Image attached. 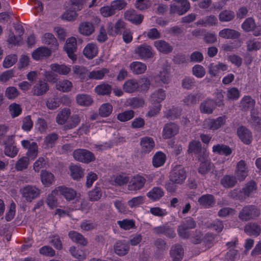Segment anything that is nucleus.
<instances>
[{
    "mask_svg": "<svg viewBox=\"0 0 261 261\" xmlns=\"http://www.w3.org/2000/svg\"><path fill=\"white\" fill-rule=\"evenodd\" d=\"M50 67L54 72L62 75H67L71 71L70 67L63 64L59 65L58 64H51L50 65Z\"/></svg>",
    "mask_w": 261,
    "mask_h": 261,
    "instance_id": "79ce46f5",
    "label": "nucleus"
},
{
    "mask_svg": "<svg viewBox=\"0 0 261 261\" xmlns=\"http://www.w3.org/2000/svg\"><path fill=\"white\" fill-rule=\"evenodd\" d=\"M71 111L68 108H65L61 111L56 117L57 122L60 125L65 124L70 117Z\"/></svg>",
    "mask_w": 261,
    "mask_h": 261,
    "instance_id": "ea45409f",
    "label": "nucleus"
},
{
    "mask_svg": "<svg viewBox=\"0 0 261 261\" xmlns=\"http://www.w3.org/2000/svg\"><path fill=\"white\" fill-rule=\"evenodd\" d=\"M68 237L74 243L79 244L83 246H86L88 244L87 240L80 233L71 230L68 232Z\"/></svg>",
    "mask_w": 261,
    "mask_h": 261,
    "instance_id": "a878e982",
    "label": "nucleus"
},
{
    "mask_svg": "<svg viewBox=\"0 0 261 261\" xmlns=\"http://www.w3.org/2000/svg\"><path fill=\"white\" fill-rule=\"evenodd\" d=\"M114 250L115 253L119 256L125 255L129 250V243L125 240L118 241L115 243Z\"/></svg>",
    "mask_w": 261,
    "mask_h": 261,
    "instance_id": "2eb2a0df",
    "label": "nucleus"
},
{
    "mask_svg": "<svg viewBox=\"0 0 261 261\" xmlns=\"http://www.w3.org/2000/svg\"><path fill=\"white\" fill-rule=\"evenodd\" d=\"M64 49L68 55V57L73 61L76 60L75 52L77 50V42L75 38L70 37L67 39L64 46Z\"/></svg>",
    "mask_w": 261,
    "mask_h": 261,
    "instance_id": "6e6552de",
    "label": "nucleus"
},
{
    "mask_svg": "<svg viewBox=\"0 0 261 261\" xmlns=\"http://www.w3.org/2000/svg\"><path fill=\"white\" fill-rule=\"evenodd\" d=\"M98 53V48L95 44L88 43L84 48L83 54L88 59H91Z\"/></svg>",
    "mask_w": 261,
    "mask_h": 261,
    "instance_id": "e433bc0d",
    "label": "nucleus"
},
{
    "mask_svg": "<svg viewBox=\"0 0 261 261\" xmlns=\"http://www.w3.org/2000/svg\"><path fill=\"white\" fill-rule=\"evenodd\" d=\"M219 36L225 39L236 40L241 37V33L234 29L225 28L219 32Z\"/></svg>",
    "mask_w": 261,
    "mask_h": 261,
    "instance_id": "6ab92c4d",
    "label": "nucleus"
},
{
    "mask_svg": "<svg viewBox=\"0 0 261 261\" xmlns=\"http://www.w3.org/2000/svg\"><path fill=\"white\" fill-rule=\"evenodd\" d=\"M40 176L42 184L46 186H50L54 180L53 174L46 170L41 171Z\"/></svg>",
    "mask_w": 261,
    "mask_h": 261,
    "instance_id": "603ef678",
    "label": "nucleus"
},
{
    "mask_svg": "<svg viewBox=\"0 0 261 261\" xmlns=\"http://www.w3.org/2000/svg\"><path fill=\"white\" fill-rule=\"evenodd\" d=\"M42 42L50 46L51 49L56 50L58 48V43L55 36L50 33H45L42 38Z\"/></svg>",
    "mask_w": 261,
    "mask_h": 261,
    "instance_id": "2f4dec72",
    "label": "nucleus"
},
{
    "mask_svg": "<svg viewBox=\"0 0 261 261\" xmlns=\"http://www.w3.org/2000/svg\"><path fill=\"white\" fill-rule=\"evenodd\" d=\"M89 200L92 201L98 200L102 196L101 190L100 187H95L88 193Z\"/></svg>",
    "mask_w": 261,
    "mask_h": 261,
    "instance_id": "13d9d810",
    "label": "nucleus"
},
{
    "mask_svg": "<svg viewBox=\"0 0 261 261\" xmlns=\"http://www.w3.org/2000/svg\"><path fill=\"white\" fill-rule=\"evenodd\" d=\"M216 106L214 100L207 98L201 103L199 109L202 113L212 114Z\"/></svg>",
    "mask_w": 261,
    "mask_h": 261,
    "instance_id": "b1692460",
    "label": "nucleus"
},
{
    "mask_svg": "<svg viewBox=\"0 0 261 261\" xmlns=\"http://www.w3.org/2000/svg\"><path fill=\"white\" fill-rule=\"evenodd\" d=\"M200 95L198 94H190L183 99L185 105L192 107L196 105L199 100Z\"/></svg>",
    "mask_w": 261,
    "mask_h": 261,
    "instance_id": "09e8293b",
    "label": "nucleus"
},
{
    "mask_svg": "<svg viewBox=\"0 0 261 261\" xmlns=\"http://www.w3.org/2000/svg\"><path fill=\"white\" fill-rule=\"evenodd\" d=\"M51 54L50 49L46 47H40L32 53V57L35 60H39L44 57H49Z\"/></svg>",
    "mask_w": 261,
    "mask_h": 261,
    "instance_id": "bb28decb",
    "label": "nucleus"
},
{
    "mask_svg": "<svg viewBox=\"0 0 261 261\" xmlns=\"http://www.w3.org/2000/svg\"><path fill=\"white\" fill-rule=\"evenodd\" d=\"M58 139V135L55 133L48 134L44 139V143L48 147H52Z\"/></svg>",
    "mask_w": 261,
    "mask_h": 261,
    "instance_id": "052dcab7",
    "label": "nucleus"
},
{
    "mask_svg": "<svg viewBox=\"0 0 261 261\" xmlns=\"http://www.w3.org/2000/svg\"><path fill=\"white\" fill-rule=\"evenodd\" d=\"M186 171L181 165H176L172 169L169 176L170 181L176 184H182L186 178Z\"/></svg>",
    "mask_w": 261,
    "mask_h": 261,
    "instance_id": "f03ea898",
    "label": "nucleus"
},
{
    "mask_svg": "<svg viewBox=\"0 0 261 261\" xmlns=\"http://www.w3.org/2000/svg\"><path fill=\"white\" fill-rule=\"evenodd\" d=\"M19 93L15 87H9L5 91V96L9 99H13L17 97Z\"/></svg>",
    "mask_w": 261,
    "mask_h": 261,
    "instance_id": "680f3d73",
    "label": "nucleus"
},
{
    "mask_svg": "<svg viewBox=\"0 0 261 261\" xmlns=\"http://www.w3.org/2000/svg\"><path fill=\"white\" fill-rule=\"evenodd\" d=\"M29 163V158L23 156L17 161L15 164V168L17 171H22L28 167Z\"/></svg>",
    "mask_w": 261,
    "mask_h": 261,
    "instance_id": "bf43d9fd",
    "label": "nucleus"
},
{
    "mask_svg": "<svg viewBox=\"0 0 261 261\" xmlns=\"http://www.w3.org/2000/svg\"><path fill=\"white\" fill-rule=\"evenodd\" d=\"M260 215L259 210L255 206L250 205L244 206L239 214V218L242 221L254 219Z\"/></svg>",
    "mask_w": 261,
    "mask_h": 261,
    "instance_id": "7ed1b4c3",
    "label": "nucleus"
},
{
    "mask_svg": "<svg viewBox=\"0 0 261 261\" xmlns=\"http://www.w3.org/2000/svg\"><path fill=\"white\" fill-rule=\"evenodd\" d=\"M140 145L141 146V152L142 153H147L153 149L155 144L151 138L144 137L141 139Z\"/></svg>",
    "mask_w": 261,
    "mask_h": 261,
    "instance_id": "393cba45",
    "label": "nucleus"
},
{
    "mask_svg": "<svg viewBox=\"0 0 261 261\" xmlns=\"http://www.w3.org/2000/svg\"><path fill=\"white\" fill-rule=\"evenodd\" d=\"M73 86L71 82L68 80L59 81L56 83V88L62 92H68L72 89Z\"/></svg>",
    "mask_w": 261,
    "mask_h": 261,
    "instance_id": "4c0bfd02",
    "label": "nucleus"
},
{
    "mask_svg": "<svg viewBox=\"0 0 261 261\" xmlns=\"http://www.w3.org/2000/svg\"><path fill=\"white\" fill-rule=\"evenodd\" d=\"M184 249L180 245H175L170 250V255L173 261H180L184 256Z\"/></svg>",
    "mask_w": 261,
    "mask_h": 261,
    "instance_id": "473e14b6",
    "label": "nucleus"
},
{
    "mask_svg": "<svg viewBox=\"0 0 261 261\" xmlns=\"http://www.w3.org/2000/svg\"><path fill=\"white\" fill-rule=\"evenodd\" d=\"M64 127L66 129H70L76 127L81 122V117L77 114H73L69 118Z\"/></svg>",
    "mask_w": 261,
    "mask_h": 261,
    "instance_id": "37998d69",
    "label": "nucleus"
},
{
    "mask_svg": "<svg viewBox=\"0 0 261 261\" xmlns=\"http://www.w3.org/2000/svg\"><path fill=\"white\" fill-rule=\"evenodd\" d=\"M124 17L126 19L136 25L140 24L144 18L143 15L137 14L135 10L126 11Z\"/></svg>",
    "mask_w": 261,
    "mask_h": 261,
    "instance_id": "412c9836",
    "label": "nucleus"
},
{
    "mask_svg": "<svg viewBox=\"0 0 261 261\" xmlns=\"http://www.w3.org/2000/svg\"><path fill=\"white\" fill-rule=\"evenodd\" d=\"M244 231L248 235L257 237L260 234L261 228L257 223H250L245 226Z\"/></svg>",
    "mask_w": 261,
    "mask_h": 261,
    "instance_id": "f704fd0d",
    "label": "nucleus"
},
{
    "mask_svg": "<svg viewBox=\"0 0 261 261\" xmlns=\"http://www.w3.org/2000/svg\"><path fill=\"white\" fill-rule=\"evenodd\" d=\"M49 89V85L45 80H39L33 87L31 92L34 96H41L45 95Z\"/></svg>",
    "mask_w": 261,
    "mask_h": 261,
    "instance_id": "1a4fd4ad",
    "label": "nucleus"
},
{
    "mask_svg": "<svg viewBox=\"0 0 261 261\" xmlns=\"http://www.w3.org/2000/svg\"><path fill=\"white\" fill-rule=\"evenodd\" d=\"M248 170L247 164L244 160L240 161L237 164L235 173L237 179L243 181L248 176Z\"/></svg>",
    "mask_w": 261,
    "mask_h": 261,
    "instance_id": "ddd939ff",
    "label": "nucleus"
},
{
    "mask_svg": "<svg viewBox=\"0 0 261 261\" xmlns=\"http://www.w3.org/2000/svg\"><path fill=\"white\" fill-rule=\"evenodd\" d=\"M237 135L244 144L248 145L252 141V135L251 130L246 126L241 125L237 129Z\"/></svg>",
    "mask_w": 261,
    "mask_h": 261,
    "instance_id": "9d476101",
    "label": "nucleus"
},
{
    "mask_svg": "<svg viewBox=\"0 0 261 261\" xmlns=\"http://www.w3.org/2000/svg\"><path fill=\"white\" fill-rule=\"evenodd\" d=\"M187 151L189 154H194L197 160L204 159L208 154L206 150L202 147L201 142L196 140L189 142Z\"/></svg>",
    "mask_w": 261,
    "mask_h": 261,
    "instance_id": "f257e3e1",
    "label": "nucleus"
},
{
    "mask_svg": "<svg viewBox=\"0 0 261 261\" xmlns=\"http://www.w3.org/2000/svg\"><path fill=\"white\" fill-rule=\"evenodd\" d=\"M255 100L249 95L244 96L241 100L239 107L240 110L243 112L250 111L252 113L253 110H256L254 109Z\"/></svg>",
    "mask_w": 261,
    "mask_h": 261,
    "instance_id": "9b49d317",
    "label": "nucleus"
},
{
    "mask_svg": "<svg viewBox=\"0 0 261 261\" xmlns=\"http://www.w3.org/2000/svg\"><path fill=\"white\" fill-rule=\"evenodd\" d=\"M246 198L252 197L256 192L257 185L254 180H250L242 188Z\"/></svg>",
    "mask_w": 261,
    "mask_h": 261,
    "instance_id": "72a5a7b5",
    "label": "nucleus"
},
{
    "mask_svg": "<svg viewBox=\"0 0 261 261\" xmlns=\"http://www.w3.org/2000/svg\"><path fill=\"white\" fill-rule=\"evenodd\" d=\"M112 87L108 84H101L95 88V92L100 95H108L111 93Z\"/></svg>",
    "mask_w": 261,
    "mask_h": 261,
    "instance_id": "a18cd8bd",
    "label": "nucleus"
},
{
    "mask_svg": "<svg viewBox=\"0 0 261 261\" xmlns=\"http://www.w3.org/2000/svg\"><path fill=\"white\" fill-rule=\"evenodd\" d=\"M18 151V149L16 146L10 145H7V146H5L4 153L6 155L9 157H14L17 154Z\"/></svg>",
    "mask_w": 261,
    "mask_h": 261,
    "instance_id": "774afa93",
    "label": "nucleus"
},
{
    "mask_svg": "<svg viewBox=\"0 0 261 261\" xmlns=\"http://www.w3.org/2000/svg\"><path fill=\"white\" fill-rule=\"evenodd\" d=\"M138 81L134 79L126 81L123 85V90L126 93L135 92L138 91Z\"/></svg>",
    "mask_w": 261,
    "mask_h": 261,
    "instance_id": "c85d7f7f",
    "label": "nucleus"
},
{
    "mask_svg": "<svg viewBox=\"0 0 261 261\" xmlns=\"http://www.w3.org/2000/svg\"><path fill=\"white\" fill-rule=\"evenodd\" d=\"M188 229L182 225H179L177 228V233L179 237L183 239H188L190 238L191 234Z\"/></svg>",
    "mask_w": 261,
    "mask_h": 261,
    "instance_id": "338daca9",
    "label": "nucleus"
},
{
    "mask_svg": "<svg viewBox=\"0 0 261 261\" xmlns=\"http://www.w3.org/2000/svg\"><path fill=\"white\" fill-rule=\"evenodd\" d=\"M257 110H253L250 113V123L257 130H261V119L258 116Z\"/></svg>",
    "mask_w": 261,
    "mask_h": 261,
    "instance_id": "58836bf2",
    "label": "nucleus"
},
{
    "mask_svg": "<svg viewBox=\"0 0 261 261\" xmlns=\"http://www.w3.org/2000/svg\"><path fill=\"white\" fill-rule=\"evenodd\" d=\"M147 195L148 197L153 200H157L164 196V192L161 188L154 187Z\"/></svg>",
    "mask_w": 261,
    "mask_h": 261,
    "instance_id": "3c124183",
    "label": "nucleus"
},
{
    "mask_svg": "<svg viewBox=\"0 0 261 261\" xmlns=\"http://www.w3.org/2000/svg\"><path fill=\"white\" fill-rule=\"evenodd\" d=\"M119 226L125 230H129L135 226L134 221L133 220L124 219L118 221Z\"/></svg>",
    "mask_w": 261,
    "mask_h": 261,
    "instance_id": "69168bd1",
    "label": "nucleus"
},
{
    "mask_svg": "<svg viewBox=\"0 0 261 261\" xmlns=\"http://www.w3.org/2000/svg\"><path fill=\"white\" fill-rule=\"evenodd\" d=\"M152 231L155 234H164L170 238H173L176 236L174 230L166 225L154 227L152 228Z\"/></svg>",
    "mask_w": 261,
    "mask_h": 261,
    "instance_id": "a211bd4d",
    "label": "nucleus"
},
{
    "mask_svg": "<svg viewBox=\"0 0 261 261\" xmlns=\"http://www.w3.org/2000/svg\"><path fill=\"white\" fill-rule=\"evenodd\" d=\"M165 154L161 151L157 152L153 156L152 165L154 167H159L164 165L166 161Z\"/></svg>",
    "mask_w": 261,
    "mask_h": 261,
    "instance_id": "c03bdc74",
    "label": "nucleus"
},
{
    "mask_svg": "<svg viewBox=\"0 0 261 261\" xmlns=\"http://www.w3.org/2000/svg\"><path fill=\"white\" fill-rule=\"evenodd\" d=\"M134 116V111L129 110L118 114L117 118L121 122H126L132 119Z\"/></svg>",
    "mask_w": 261,
    "mask_h": 261,
    "instance_id": "6e6d98bb",
    "label": "nucleus"
},
{
    "mask_svg": "<svg viewBox=\"0 0 261 261\" xmlns=\"http://www.w3.org/2000/svg\"><path fill=\"white\" fill-rule=\"evenodd\" d=\"M75 101L78 105L82 107L90 106L93 102L92 97L87 94H78L75 97Z\"/></svg>",
    "mask_w": 261,
    "mask_h": 261,
    "instance_id": "cd10ccee",
    "label": "nucleus"
},
{
    "mask_svg": "<svg viewBox=\"0 0 261 261\" xmlns=\"http://www.w3.org/2000/svg\"><path fill=\"white\" fill-rule=\"evenodd\" d=\"M234 12L228 10L222 11L219 14V19L221 22L230 21L234 18Z\"/></svg>",
    "mask_w": 261,
    "mask_h": 261,
    "instance_id": "8fccbe9b",
    "label": "nucleus"
},
{
    "mask_svg": "<svg viewBox=\"0 0 261 261\" xmlns=\"http://www.w3.org/2000/svg\"><path fill=\"white\" fill-rule=\"evenodd\" d=\"M129 67L132 72L137 75L144 73L147 69L146 65L139 61L131 63Z\"/></svg>",
    "mask_w": 261,
    "mask_h": 261,
    "instance_id": "c756f323",
    "label": "nucleus"
},
{
    "mask_svg": "<svg viewBox=\"0 0 261 261\" xmlns=\"http://www.w3.org/2000/svg\"><path fill=\"white\" fill-rule=\"evenodd\" d=\"M166 98L165 91L159 89L155 91L150 96L151 101L153 103H160Z\"/></svg>",
    "mask_w": 261,
    "mask_h": 261,
    "instance_id": "49530a36",
    "label": "nucleus"
},
{
    "mask_svg": "<svg viewBox=\"0 0 261 261\" xmlns=\"http://www.w3.org/2000/svg\"><path fill=\"white\" fill-rule=\"evenodd\" d=\"M134 53L142 60L150 59L154 56V54L152 47L146 43L137 47Z\"/></svg>",
    "mask_w": 261,
    "mask_h": 261,
    "instance_id": "423d86ee",
    "label": "nucleus"
},
{
    "mask_svg": "<svg viewBox=\"0 0 261 261\" xmlns=\"http://www.w3.org/2000/svg\"><path fill=\"white\" fill-rule=\"evenodd\" d=\"M243 30L246 32H253L255 36L261 35V25H256L254 19L249 17L245 19L241 25Z\"/></svg>",
    "mask_w": 261,
    "mask_h": 261,
    "instance_id": "0eeeda50",
    "label": "nucleus"
},
{
    "mask_svg": "<svg viewBox=\"0 0 261 261\" xmlns=\"http://www.w3.org/2000/svg\"><path fill=\"white\" fill-rule=\"evenodd\" d=\"M96 27V24L92 21H84L80 24L79 31L81 34L89 36L94 32Z\"/></svg>",
    "mask_w": 261,
    "mask_h": 261,
    "instance_id": "dca6fc26",
    "label": "nucleus"
},
{
    "mask_svg": "<svg viewBox=\"0 0 261 261\" xmlns=\"http://www.w3.org/2000/svg\"><path fill=\"white\" fill-rule=\"evenodd\" d=\"M237 178L232 175H225L220 180L221 185L225 188H231L237 184Z\"/></svg>",
    "mask_w": 261,
    "mask_h": 261,
    "instance_id": "7c9ffc66",
    "label": "nucleus"
},
{
    "mask_svg": "<svg viewBox=\"0 0 261 261\" xmlns=\"http://www.w3.org/2000/svg\"><path fill=\"white\" fill-rule=\"evenodd\" d=\"M198 202L201 206L207 208L213 207L216 203V200L213 195L207 194L200 197Z\"/></svg>",
    "mask_w": 261,
    "mask_h": 261,
    "instance_id": "4be33fe9",
    "label": "nucleus"
},
{
    "mask_svg": "<svg viewBox=\"0 0 261 261\" xmlns=\"http://www.w3.org/2000/svg\"><path fill=\"white\" fill-rule=\"evenodd\" d=\"M139 89L138 91L140 92L147 91L148 90L150 82L148 78H142L140 82L138 81Z\"/></svg>",
    "mask_w": 261,
    "mask_h": 261,
    "instance_id": "e2e57ef3",
    "label": "nucleus"
},
{
    "mask_svg": "<svg viewBox=\"0 0 261 261\" xmlns=\"http://www.w3.org/2000/svg\"><path fill=\"white\" fill-rule=\"evenodd\" d=\"M153 45L159 52L164 54H169L173 50L172 46L164 40L155 41Z\"/></svg>",
    "mask_w": 261,
    "mask_h": 261,
    "instance_id": "aec40b11",
    "label": "nucleus"
},
{
    "mask_svg": "<svg viewBox=\"0 0 261 261\" xmlns=\"http://www.w3.org/2000/svg\"><path fill=\"white\" fill-rule=\"evenodd\" d=\"M213 151L219 154L229 155L232 153L231 149L224 144H217L213 147Z\"/></svg>",
    "mask_w": 261,
    "mask_h": 261,
    "instance_id": "a19ab883",
    "label": "nucleus"
},
{
    "mask_svg": "<svg viewBox=\"0 0 261 261\" xmlns=\"http://www.w3.org/2000/svg\"><path fill=\"white\" fill-rule=\"evenodd\" d=\"M179 128L177 124L170 122L165 124L163 130V137L169 139L175 136L178 133Z\"/></svg>",
    "mask_w": 261,
    "mask_h": 261,
    "instance_id": "4468645a",
    "label": "nucleus"
},
{
    "mask_svg": "<svg viewBox=\"0 0 261 261\" xmlns=\"http://www.w3.org/2000/svg\"><path fill=\"white\" fill-rule=\"evenodd\" d=\"M113 109V106L110 103H105L98 109L99 115L102 117H108L112 113Z\"/></svg>",
    "mask_w": 261,
    "mask_h": 261,
    "instance_id": "de8ad7c7",
    "label": "nucleus"
},
{
    "mask_svg": "<svg viewBox=\"0 0 261 261\" xmlns=\"http://www.w3.org/2000/svg\"><path fill=\"white\" fill-rule=\"evenodd\" d=\"M109 72V70L106 68H102L98 70H93L90 72L88 77L91 79L100 80L102 79L105 75Z\"/></svg>",
    "mask_w": 261,
    "mask_h": 261,
    "instance_id": "4d7b16f0",
    "label": "nucleus"
},
{
    "mask_svg": "<svg viewBox=\"0 0 261 261\" xmlns=\"http://www.w3.org/2000/svg\"><path fill=\"white\" fill-rule=\"evenodd\" d=\"M228 196L231 198L241 201H244L246 199L243 189H234L231 190L229 193Z\"/></svg>",
    "mask_w": 261,
    "mask_h": 261,
    "instance_id": "864d4df0",
    "label": "nucleus"
},
{
    "mask_svg": "<svg viewBox=\"0 0 261 261\" xmlns=\"http://www.w3.org/2000/svg\"><path fill=\"white\" fill-rule=\"evenodd\" d=\"M17 61V57L16 55H8L3 62V66L5 68H9L13 66Z\"/></svg>",
    "mask_w": 261,
    "mask_h": 261,
    "instance_id": "0e129e2a",
    "label": "nucleus"
},
{
    "mask_svg": "<svg viewBox=\"0 0 261 261\" xmlns=\"http://www.w3.org/2000/svg\"><path fill=\"white\" fill-rule=\"evenodd\" d=\"M197 160L200 162L198 169V173L201 175H205L208 173L211 169V163L208 157V154L204 159H200Z\"/></svg>",
    "mask_w": 261,
    "mask_h": 261,
    "instance_id": "5701e85b",
    "label": "nucleus"
},
{
    "mask_svg": "<svg viewBox=\"0 0 261 261\" xmlns=\"http://www.w3.org/2000/svg\"><path fill=\"white\" fill-rule=\"evenodd\" d=\"M54 192L63 195L68 201L74 199L76 195V192L73 189L64 186L56 188L54 190Z\"/></svg>",
    "mask_w": 261,
    "mask_h": 261,
    "instance_id": "f3484780",
    "label": "nucleus"
},
{
    "mask_svg": "<svg viewBox=\"0 0 261 261\" xmlns=\"http://www.w3.org/2000/svg\"><path fill=\"white\" fill-rule=\"evenodd\" d=\"M20 193L27 201L31 202L40 195V191L36 186L27 185L20 189Z\"/></svg>",
    "mask_w": 261,
    "mask_h": 261,
    "instance_id": "39448f33",
    "label": "nucleus"
},
{
    "mask_svg": "<svg viewBox=\"0 0 261 261\" xmlns=\"http://www.w3.org/2000/svg\"><path fill=\"white\" fill-rule=\"evenodd\" d=\"M74 159L84 163H89L95 160L94 154L88 150L85 149H77L73 152Z\"/></svg>",
    "mask_w": 261,
    "mask_h": 261,
    "instance_id": "20e7f679",
    "label": "nucleus"
},
{
    "mask_svg": "<svg viewBox=\"0 0 261 261\" xmlns=\"http://www.w3.org/2000/svg\"><path fill=\"white\" fill-rule=\"evenodd\" d=\"M146 180L145 178L137 175L133 177L129 182L128 188L130 191H138L141 189L144 186Z\"/></svg>",
    "mask_w": 261,
    "mask_h": 261,
    "instance_id": "f8f14e48",
    "label": "nucleus"
},
{
    "mask_svg": "<svg viewBox=\"0 0 261 261\" xmlns=\"http://www.w3.org/2000/svg\"><path fill=\"white\" fill-rule=\"evenodd\" d=\"M225 122V116L218 117L216 119H213L210 120L208 123V128L211 130H216L224 125Z\"/></svg>",
    "mask_w": 261,
    "mask_h": 261,
    "instance_id": "c9c22d12",
    "label": "nucleus"
},
{
    "mask_svg": "<svg viewBox=\"0 0 261 261\" xmlns=\"http://www.w3.org/2000/svg\"><path fill=\"white\" fill-rule=\"evenodd\" d=\"M70 170L71 176L74 179L78 180L84 176L83 170L77 165H71Z\"/></svg>",
    "mask_w": 261,
    "mask_h": 261,
    "instance_id": "5fc2aeb1",
    "label": "nucleus"
}]
</instances>
